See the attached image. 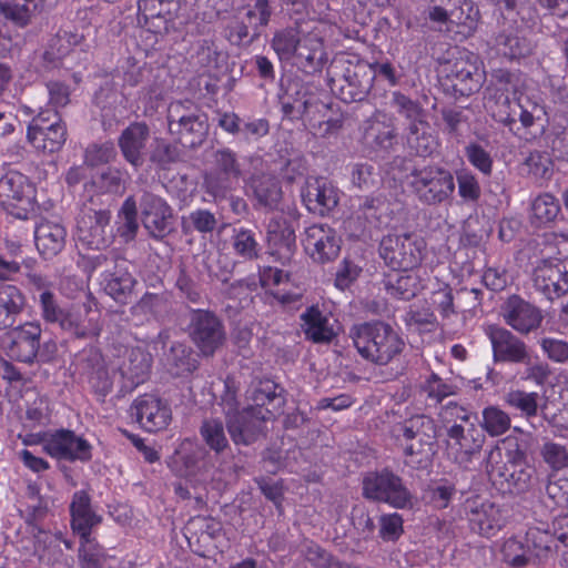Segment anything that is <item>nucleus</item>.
I'll return each instance as SVG.
<instances>
[{
    "instance_id": "f257e3e1",
    "label": "nucleus",
    "mask_w": 568,
    "mask_h": 568,
    "mask_svg": "<svg viewBox=\"0 0 568 568\" xmlns=\"http://www.w3.org/2000/svg\"><path fill=\"white\" fill-rule=\"evenodd\" d=\"M348 337L365 361L385 366L399 356L405 342L393 326L383 321H369L351 326Z\"/></svg>"
},
{
    "instance_id": "f03ea898",
    "label": "nucleus",
    "mask_w": 568,
    "mask_h": 568,
    "mask_svg": "<svg viewBox=\"0 0 568 568\" xmlns=\"http://www.w3.org/2000/svg\"><path fill=\"white\" fill-rule=\"evenodd\" d=\"M375 77L374 67L355 54H338L328 68L331 90L346 103L364 101L373 88Z\"/></svg>"
},
{
    "instance_id": "7ed1b4c3",
    "label": "nucleus",
    "mask_w": 568,
    "mask_h": 568,
    "mask_svg": "<svg viewBox=\"0 0 568 568\" xmlns=\"http://www.w3.org/2000/svg\"><path fill=\"white\" fill-rule=\"evenodd\" d=\"M168 130L184 148L197 149L209 134L207 115L192 100L173 101L168 106Z\"/></svg>"
},
{
    "instance_id": "20e7f679",
    "label": "nucleus",
    "mask_w": 568,
    "mask_h": 568,
    "mask_svg": "<svg viewBox=\"0 0 568 568\" xmlns=\"http://www.w3.org/2000/svg\"><path fill=\"white\" fill-rule=\"evenodd\" d=\"M404 455L408 464L419 469L432 463L437 444V426L433 418L416 415L406 419L400 426Z\"/></svg>"
},
{
    "instance_id": "39448f33",
    "label": "nucleus",
    "mask_w": 568,
    "mask_h": 568,
    "mask_svg": "<svg viewBox=\"0 0 568 568\" xmlns=\"http://www.w3.org/2000/svg\"><path fill=\"white\" fill-rule=\"evenodd\" d=\"M40 303L42 308V317L48 323H57L64 329L72 332L77 337H85L89 334H99V311L93 306L95 303L89 297V301L83 303V310L87 316L85 321L79 318L77 314L62 307L58 297L49 291H44L40 295Z\"/></svg>"
},
{
    "instance_id": "423d86ee",
    "label": "nucleus",
    "mask_w": 568,
    "mask_h": 568,
    "mask_svg": "<svg viewBox=\"0 0 568 568\" xmlns=\"http://www.w3.org/2000/svg\"><path fill=\"white\" fill-rule=\"evenodd\" d=\"M242 173L237 154L229 148L219 149L212 154V166L203 175L204 190L215 201L225 200L235 190Z\"/></svg>"
},
{
    "instance_id": "0eeeda50",
    "label": "nucleus",
    "mask_w": 568,
    "mask_h": 568,
    "mask_svg": "<svg viewBox=\"0 0 568 568\" xmlns=\"http://www.w3.org/2000/svg\"><path fill=\"white\" fill-rule=\"evenodd\" d=\"M186 333L203 357H213L227 341L222 318L209 310L191 311Z\"/></svg>"
},
{
    "instance_id": "6e6552de",
    "label": "nucleus",
    "mask_w": 568,
    "mask_h": 568,
    "mask_svg": "<svg viewBox=\"0 0 568 568\" xmlns=\"http://www.w3.org/2000/svg\"><path fill=\"white\" fill-rule=\"evenodd\" d=\"M450 55L452 58L444 62V72L454 92L462 97L478 92L485 80V72L479 67L478 57L457 48Z\"/></svg>"
},
{
    "instance_id": "1a4fd4ad",
    "label": "nucleus",
    "mask_w": 568,
    "mask_h": 568,
    "mask_svg": "<svg viewBox=\"0 0 568 568\" xmlns=\"http://www.w3.org/2000/svg\"><path fill=\"white\" fill-rule=\"evenodd\" d=\"M409 185L419 202L426 205L442 204L455 190L453 174L438 165L415 168L410 173Z\"/></svg>"
},
{
    "instance_id": "9d476101",
    "label": "nucleus",
    "mask_w": 568,
    "mask_h": 568,
    "mask_svg": "<svg viewBox=\"0 0 568 568\" xmlns=\"http://www.w3.org/2000/svg\"><path fill=\"white\" fill-rule=\"evenodd\" d=\"M425 243L415 234H389L379 243V255L394 271L408 272L420 265Z\"/></svg>"
},
{
    "instance_id": "9b49d317",
    "label": "nucleus",
    "mask_w": 568,
    "mask_h": 568,
    "mask_svg": "<svg viewBox=\"0 0 568 568\" xmlns=\"http://www.w3.org/2000/svg\"><path fill=\"white\" fill-rule=\"evenodd\" d=\"M363 496L369 500L387 503L395 508L412 506V495L402 478L387 469L369 473L364 477Z\"/></svg>"
},
{
    "instance_id": "f8f14e48",
    "label": "nucleus",
    "mask_w": 568,
    "mask_h": 568,
    "mask_svg": "<svg viewBox=\"0 0 568 568\" xmlns=\"http://www.w3.org/2000/svg\"><path fill=\"white\" fill-rule=\"evenodd\" d=\"M34 189L28 178L19 172H9L0 179V204L12 216L29 220L36 216Z\"/></svg>"
},
{
    "instance_id": "ddd939ff",
    "label": "nucleus",
    "mask_w": 568,
    "mask_h": 568,
    "mask_svg": "<svg viewBox=\"0 0 568 568\" xmlns=\"http://www.w3.org/2000/svg\"><path fill=\"white\" fill-rule=\"evenodd\" d=\"M535 291L547 301L568 293V257L551 256L540 260L532 272Z\"/></svg>"
},
{
    "instance_id": "4468645a",
    "label": "nucleus",
    "mask_w": 568,
    "mask_h": 568,
    "mask_svg": "<svg viewBox=\"0 0 568 568\" xmlns=\"http://www.w3.org/2000/svg\"><path fill=\"white\" fill-rule=\"evenodd\" d=\"M138 205L142 224L153 239L163 240L174 231L173 210L164 199L143 190Z\"/></svg>"
},
{
    "instance_id": "2eb2a0df",
    "label": "nucleus",
    "mask_w": 568,
    "mask_h": 568,
    "mask_svg": "<svg viewBox=\"0 0 568 568\" xmlns=\"http://www.w3.org/2000/svg\"><path fill=\"white\" fill-rule=\"evenodd\" d=\"M270 414L263 408L246 407L239 413H231L225 418V425L235 445L248 446L264 435L265 423Z\"/></svg>"
},
{
    "instance_id": "dca6fc26",
    "label": "nucleus",
    "mask_w": 568,
    "mask_h": 568,
    "mask_svg": "<svg viewBox=\"0 0 568 568\" xmlns=\"http://www.w3.org/2000/svg\"><path fill=\"white\" fill-rule=\"evenodd\" d=\"M38 444H42L48 454L58 458L82 462L91 458L89 443L68 429H60L54 434L38 432Z\"/></svg>"
},
{
    "instance_id": "f3484780",
    "label": "nucleus",
    "mask_w": 568,
    "mask_h": 568,
    "mask_svg": "<svg viewBox=\"0 0 568 568\" xmlns=\"http://www.w3.org/2000/svg\"><path fill=\"white\" fill-rule=\"evenodd\" d=\"M109 210L84 206L77 221L78 240L92 250H102L111 243L106 229L110 223Z\"/></svg>"
},
{
    "instance_id": "a211bd4d",
    "label": "nucleus",
    "mask_w": 568,
    "mask_h": 568,
    "mask_svg": "<svg viewBox=\"0 0 568 568\" xmlns=\"http://www.w3.org/2000/svg\"><path fill=\"white\" fill-rule=\"evenodd\" d=\"M342 240L327 225L314 224L305 230L303 246L310 257L320 264L334 261L341 251Z\"/></svg>"
},
{
    "instance_id": "6ab92c4d",
    "label": "nucleus",
    "mask_w": 568,
    "mask_h": 568,
    "mask_svg": "<svg viewBox=\"0 0 568 568\" xmlns=\"http://www.w3.org/2000/svg\"><path fill=\"white\" fill-rule=\"evenodd\" d=\"M487 334L491 343L495 363L521 364L528 362V355L531 353L528 345L510 331L499 326H489Z\"/></svg>"
},
{
    "instance_id": "aec40b11",
    "label": "nucleus",
    "mask_w": 568,
    "mask_h": 568,
    "mask_svg": "<svg viewBox=\"0 0 568 568\" xmlns=\"http://www.w3.org/2000/svg\"><path fill=\"white\" fill-rule=\"evenodd\" d=\"M503 317L516 332L527 335L538 329L542 323L541 311L518 295H511L503 306Z\"/></svg>"
},
{
    "instance_id": "412c9836",
    "label": "nucleus",
    "mask_w": 568,
    "mask_h": 568,
    "mask_svg": "<svg viewBox=\"0 0 568 568\" xmlns=\"http://www.w3.org/2000/svg\"><path fill=\"white\" fill-rule=\"evenodd\" d=\"M150 138V126L143 121L130 123L119 135L118 145L122 156L136 170L145 163L146 146Z\"/></svg>"
},
{
    "instance_id": "4be33fe9",
    "label": "nucleus",
    "mask_w": 568,
    "mask_h": 568,
    "mask_svg": "<svg viewBox=\"0 0 568 568\" xmlns=\"http://www.w3.org/2000/svg\"><path fill=\"white\" fill-rule=\"evenodd\" d=\"M302 199L310 212L324 216L337 206L339 192L326 179L312 178L306 180Z\"/></svg>"
},
{
    "instance_id": "5701e85b",
    "label": "nucleus",
    "mask_w": 568,
    "mask_h": 568,
    "mask_svg": "<svg viewBox=\"0 0 568 568\" xmlns=\"http://www.w3.org/2000/svg\"><path fill=\"white\" fill-rule=\"evenodd\" d=\"M365 145L376 153L389 154L398 145L395 123L385 115H374L366 121L363 134Z\"/></svg>"
},
{
    "instance_id": "b1692460",
    "label": "nucleus",
    "mask_w": 568,
    "mask_h": 568,
    "mask_svg": "<svg viewBox=\"0 0 568 568\" xmlns=\"http://www.w3.org/2000/svg\"><path fill=\"white\" fill-rule=\"evenodd\" d=\"M132 416L150 433L164 429L171 420V409L153 395H143L135 399Z\"/></svg>"
},
{
    "instance_id": "393cba45",
    "label": "nucleus",
    "mask_w": 568,
    "mask_h": 568,
    "mask_svg": "<svg viewBox=\"0 0 568 568\" xmlns=\"http://www.w3.org/2000/svg\"><path fill=\"white\" fill-rule=\"evenodd\" d=\"M247 398L254 403V408H263L273 418L285 404V390L274 381L255 378L247 389Z\"/></svg>"
},
{
    "instance_id": "a878e982",
    "label": "nucleus",
    "mask_w": 568,
    "mask_h": 568,
    "mask_svg": "<svg viewBox=\"0 0 568 568\" xmlns=\"http://www.w3.org/2000/svg\"><path fill=\"white\" fill-rule=\"evenodd\" d=\"M70 513L73 532L80 536L82 544H88L92 528L100 524L101 517L93 511L90 496L84 490L73 495Z\"/></svg>"
},
{
    "instance_id": "bb28decb",
    "label": "nucleus",
    "mask_w": 568,
    "mask_h": 568,
    "mask_svg": "<svg viewBox=\"0 0 568 568\" xmlns=\"http://www.w3.org/2000/svg\"><path fill=\"white\" fill-rule=\"evenodd\" d=\"M113 270L104 273V291L114 301L126 304L133 293L135 278L128 271V261L122 257L113 260Z\"/></svg>"
},
{
    "instance_id": "cd10ccee",
    "label": "nucleus",
    "mask_w": 568,
    "mask_h": 568,
    "mask_svg": "<svg viewBox=\"0 0 568 568\" xmlns=\"http://www.w3.org/2000/svg\"><path fill=\"white\" fill-rule=\"evenodd\" d=\"M466 513L471 530L479 535L490 536L503 526L501 511L493 503L468 501Z\"/></svg>"
},
{
    "instance_id": "c85d7f7f",
    "label": "nucleus",
    "mask_w": 568,
    "mask_h": 568,
    "mask_svg": "<svg viewBox=\"0 0 568 568\" xmlns=\"http://www.w3.org/2000/svg\"><path fill=\"white\" fill-rule=\"evenodd\" d=\"M295 64L305 73L320 71L325 61L322 38L314 32H304L295 53Z\"/></svg>"
},
{
    "instance_id": "c756f323",
    "label": "nucleus",
    "mask_w": 568,
    "mask_h": 568,
    "mask_svg": "<svg viewBox=\"0 0 568 568\" xmlns=\"http://www.w3.org/2000/svg\"><path fill=\"white\" fill-rule=\"evenodd\" d=\"M199 355L184 343L174 342L164 352L163 361L168 372L175 377L186 376L199 368Z\"/></svg>"
},
{
    "instance_id": "7c9ffc66",
    "label": "nucleus",
    "mask_w": 568,
    "mask_h": 568,
    "mask_svg": "<svg viewBox=\"0 0 568 568\" xmlns=\"http://www.w3.org/2000/svg\"><path fill=\"white\" fill-rule=\"evenodd\" d=\"M65 229L53 221L38 223V254L44 260L57 256L65 244Z\"/></svg>"
},
{
    "instance_id": "2f4dec72",
    "label": "nucleus",
    "mask_w": 568,
    "mask_h": 568,
    "mask_svg": "<svg viewBox=\"0 0 568 568\" xmlns=\"http://www.w3.org/2000/svg\"><path fill=\"white\" fill-rule=\"evenodd\" d=\"M303 321L302 329L306 339L316 344H326L332 342L335 333L328 324V318L315 306L307 307L301 314Z\"/></svg>"
},
{
    "instance_id": "473e14b6",
    "label": "nucleus",
    "mask_w": 568,
    "mask_h": 568,
    "mask_svg": "<svg viewBox=\"0 0 568 568\" xmlns=\"http://www.w3.org/2000/svg\"><path fill=\"white\" fill-rule=\"evenodd\" d=\"M266 241L270 247L291 255L296 247L295 230L286 219H272L267 224Z\"/></svg>"
},
{
    "instance_id": "72a5a7b5",
    "label": "nucleus",
    "mask_w": 568,
    "mask_h": 568,
    "mask_svg": "<svg viewBox=\"0 0 568 568\" xmlns=\"http://www.w3.org/2000/svg\"><path fill=\"white\" fill-rule=\"evenodd\" d=\"M24 305L26 298L17 286L0 284V328L11 327Z\"/></svg>"
},
{
    "instance_id": "f704fd0d",
    "label": "nucleus",
    "mask_w": 568,
    "mask_h": 568,
    "mask_svg": "<svg viewBox=\"0 0 568 568\" xmlns=\"http://www.w3.org/2000/svg\"><path fill=\"white\" fill-rule=\"evenodd\" d=\"M44 113L38 114V139L41 138L42 144L38 145L43 152L53 153L61 149L65 141V130L60 124L58 112H53V121L43 116Z\"/></svg>"
},
{
    "instance_id": "c9c22d12",
    "label": "nucleus",
    "mask_w": 568,
    "mask_h": 568,
    "mask_svg": "<svg viewBox=\"0 0 568 568\" xmlns=\"http://www.w3.org/2000/svg\"><path fill=\"white\" fill-rule=\"evenodd\" d=\"M304 32L302 23L300 20H296L294 26H288L274 33L272 48L278 55L280 60L288 61L294 59L297 45L300 44Z\"/></svg>"
},
{
    "instance_id": "e433bc0d",
    "label": "nucleus",
    "mask_w": 568,
    "mask_h": 568,
    "mask_svg": "<svg viewBox=\"0 0 568 568\" xmlns=\"http://www.w3.org/2000/svg\"><path fill=\"white\" fill-rule=\"evenodd\" d=\"M251 186L258 204L274 210L282 200V187L278 180L268 174L252 176Z\"/></svg>"
},
{
    "instance_id": "4c0bfd02",
    "label": "nucleus",
    "mask_w": 568,
    "mask_h": 568,
    "mask_svg": "<svg viewBox=\"0 0 568 568\" xmlns=\"http://www.w3.org/2000/svg\"><path fill=\"white\" fill-rule=\"evenodd\" d=\"M383 285L390 296L409 301L419 291L420 282L413 273H390L385 275Z\"/></svg>"
},
{
    "instance_id": "58836bf2",
    "label": "nucleus",
    "mask_w": 568,
    "mask_h": 568,
    "mask_svg": "<svg viewBox=\"0 0 568 568\" xmlns=\"http://www.w3.org/2000/svg\"><path fill=\"white\" fill-rule=\"evenodd\" d=\"M495 479L499 480L501 485L506 484L509 491L516 490L517 493L525 491L529 487L531 479V470L520 467L516 463L510 462L503 467L491 470Z\"/></svg>"
},
{
    "instance_id": "ea45409f",
    "label": "nucleus",
    "mask_w": 568,
    "mask_h": 568,
    "mask_svg": "<svg viewBox=\"0 0 568 568\" xmlns=\"http://www.w3.org/2000/svg\"><path fill=\"white\" fill-rule=\"evenodd\" d=\"M495 43L498 50L509 59L525 58L534 51L532 41L517 32H500L496 37Z\"/></svg>"
},
{
    "instance_id": "a19ab883",
    "label": "nucleus",
    "mask_w": 568,
    "mask_h": 568,
    "mask_svg": "<svg viewBox=\"0 0 568 568\" xmlns=\"http://www.w3.org/2000/svg\"><path fill=\"white\" fill-rule=\"evenodd\" d=\"M258 234V232L251 229H234L232 235V247L235 254L244 261L257 260L261 251Z\"/></svg>"
},
{
    "instance_id": "79ce46f5",
    "label": "nucleus",
    "mask_w": 568,
    "mask_h": 568,
    "mask_svg": "<svg viewBox=\"0 0 568 568\" xmlns=\"http://www.w3.org/2000/svg\"><path fill=\"white\" fill-rule=\"evenodd\" d=\"M149 161L160 170H168L172 164L182 161V150L165 139L155 138Z\"/></svg>"
},
{
    "instance_id": "37998d69",
    "label": "nucleus",
    "mask_w": 568,
    "mask_h": 568,
    "mask_svg": "<svg viewBox=\"0 0 568 568\" xmlns=\"http://www.w3.org/2000/svg\"><path fill=\"white\" fill-rule=\"evenodd\" d=\"M531 219L538 224L556 221L561 212L559 200L551 193L539 194L530 205Z\"/></svg>"
},
{
    "instance_id": "c03bdc74",
    "label": "nucleus",
    "mask_w": 568,
    "mask_h": 568,
    "mask_svg": "<svg viewBox=\"0 0 568 568\" xmlns=\"http://www.w3.org/2000/svg\"><path fill=\"white\" fill-rule=\"evenodd\" d=\"M136 307L142 313H149L162 322L172 315V302L165 293H145L138 302Z\"/></svg>"
},
{
    "instance_id": "a18cd8bd",
    "label": "nucleus",
    "mask_w": 568,
    "mask_h": 568,
    "mask_svg": "<svg viewBox=\"0 0 568 568\" xmlns=\"http://www.w3.org/2000/svg\"><path fill=\"white\" fill-rule=\"evenodd\" d=\"M120 226L118 229L120 236L124 242L133 241L139 230L138 223V201L130 195L123 202L119 211Z\"/></svg>"
},
{
    "instance_id": "49530a36",
    "label": "nucleus",
    "mask_w": 568,
    "mask_h": 568,
    "mask_svg": "<svg viewBox=\"0 0 568 568\" xmlns=\"http://www.w3.org/2000/svg\"><path fill=\"white\" fill-rule=\"evenodd\" d=\"M200 434L204 443L215 453L221 454L229 447L224 424L217 418L204 419Z\"/></svg>"
},
{
    "instance_id": "de8ad7c7",
    "label": "nucleus",
    "mask_w": 568,
    "mask_h": 568,
    "mask_svg": "<svg viewBox=\"0 0 568 568\" xmlns=\"http://www.w3.org/2000/svg\"><path fill=\"white\" fill-rule=\"evenodd\" d=\"M392 103L396 111L409 122L408 125H423L427 123L426 111L419 102L412 100L400 92H394Z\"/></svg>"
},
{
    "instance_id": "09e8293b",
    "label": "nucleus",
    "mask_w": 568,
    "mask_h": 568,
    "mask_svg": "<svg viewBox=\"0 0 568 568\" xmlns=\"http://www.w3.org/2000/svg\"><path fill=\"white\" fill-rule=\"evenodd\" d=\"M428 122L423 125H408L406 141L410 150H413L416 155L427 156L432 154L435 148V140L433 135L427 132Z\"/></svg>"
},
{
    "instance_id": "8fccbe9b",
    "label": "nucleus",
    "mask_w": 568,
    "mask_h": 568,
    "mask_svg": "<svg viewBox=\"0 0 568 568\" xmlns=\"http://www.w3.org/2000/svg\"><path fill=\"white\" fill-rule=\"evenodd\" d=\"M334 103L322 100L317 94L313 93L306 97L304 101L303 120L315 131L322 123L323 118L333 113Z\"/></svg>"
},
{
    "instance_id": "3c124183",
    "label": "nucleus",
    "mask_w": 568,
    "mask_h": 568,
    "mask_svg": "<svg viewBox=\"0 0 568 568\" xmlns=\"http://www.w3.org/2000/svg\"><path fill=\"white\" fill-rule=\"evenodd\" d=\"M195 63L204 68L207 72L219 71L225 64L226 55L219 51L214 42L203 40L194 55Z\"/></svg>"
},
{
    "instance_id": "603ef678",
    "label": "nucleus",
    "mask_w": 568,
    "mask_h": 568,
    "mask_svg": "<svg viewBox=\"0 0 568 568\" xmlns=\"http://www.w3.org/2000/svg\"><path fill=\"white\" fill-rule=\"evenodd\" d=\"M509 415L497 406H488L483 410L481 427L490 436H500L510 428Z\"/></svg>"
},
{
    "instance_id": "864d4df0",
    "label": "nucleus",
    "mask_w": 568,
    "mask_h": 568,
    "mask_svg": "<svg viewBox=\"0 0 568 568\" xmlns=\"http://www.w3.org/2000/svg\"><path fill=\"white\" fill-rule=\"evenodd\" d=\"M432 2L440 4L449 14L450 22L456 24H467L468 20L473 22V14L477 13L469 0H432Z\"/></svg>"
},
{
    "instance_id": "5fc2aeb1",
    "label": "nucleus",
    "mask_w": 568,
    "mask_h": 568,
    "mask_svg": "<svg viewBox=\"0 0 568 568\" xmlns=\"http://www.w3.org/2000/svg\"><path fill=\"white\" fill-rule=\"evenodd\" d=\"M530 547L527 548L526 544L516 539H507L500 549L503 560L515 568L526 566L530 561L529 556Z\"/></svg>"
},
{
    "instance_id": "6e6d98bb",
    "label": "nucleus",
    "mask_w": 568,
    "mask_h": 568,
    "mask_svg": "<svg viewBox=\"0 0 568 568\" xmlns=\"http://www.w3.org/2000/svg\"><path fill=\"white\" fill-rule=\"evenodd\" d=\"M554 538L555 536L550 535L548 531L530 528L526 534V546L527 548L530 547V558L532 556L537 558L546 557L551 550Z\"/></svg>"
},
{
    "instance_id": "4d7b16f0",
    "label": "nucleus",
    "mask_w": 568,
    "mask_h": 568,
    "mask_svg": "<svg viewBox=\"0 0 568 568\" xmlns=\"http://www.w3.org/2000/svg\"><path fill=\"white\" fill-rule=\"evenodd\" d=\"M494 119L511 129L516 123L519 103L511 101L507 94L501 93L495 101V105L490 106Z\"/></svg>"
},
{
    "instance_id": "13d9d810",
    "label": "nucleus",
    "mask_w": 568,
    "mask_h": 568,
    "mask_svg": "<svg viewBox=\"0 0 568 568\" xmlns=\"http://www.w3.org/2000/svg\"><path fill=\"white\" fill-rule=\"evenodd\" d=\"M540 456L552 470L568 467V449L564 445L546 442L540 448Z\"/></svg>"
},
{
    "instance_id": "bf43d9fd",
    "label": "nucleus",
    "mask_w": 568,
    "mask_h": 568,
    "mask_svg": "<svg viewBox=\"0 0 568 568\" xmlns=\"http://www.w3.org/2000/svg\"><path fill=\"white\" fill-rule=\"evenodd\" d=\"M187 224L200 233H212L216 229L217 219L213 212L197 209L192 211L187 217H183L182 226L184 230Z\"/></svg>"
},
{
    "instance_id": "052dcab7",
    "label": "nucleus",
    "mask_w": 568,
    "mask_h": 568,
    "mask_svg": "<svg viewBox=\"0 0 568 568\" xmlns=\"http://www.w3.org/2000/svg\"><path fill=\"white\" fill-rule=\"evenodd\" d=\"M538 394L527 393L524 390H513L507 394L506 402L523 412L527 417L537 415L538 410Z\"/></svg>"
},
{
    "instance_id": "680f3d73",
    "label": "nucleus",
    "mask_w": 568,
    "mask_h": 568,
    "mask_svg": "<svg viewBox=\"0 0 568 568\" xmlns=\"http://www.w3.org/2000/svg\"><path fill=\"white\" fill-rule=\"evenodd\" d=\"M467 160L485 175H490L493 171V159L490 154L478 143H469L465 148Z\"/></svg>"
},
{
    "instance_id": "e2e57ef3",
    "label": "nucleus",
    "mask_w": 568,
    "mask_h": 568,
    "mask_svg": "<svg viewBox=\"0 0 568 568\" xmlns=\"http://www.w3.org/2000/svg\"><path fill=\"white\" fill-rule=\"evenodd\" d=\"M114 156L115 149L113 143L92 144L85 150L84 162L89 166H98L111 162Z\"/></svg>"
},
{
    "instance_id": "0e129e2a",
    "label": "nucleus",
    "mask_w": 568,
    "mask_h": 568,
    "mask_svg": "<svg viewBox=\"0 0 568 568\" xmlns=\"http://www.w3.org/2000/svg\"><path fill=\"white\" fill-rule=\"evenodd\" d=\"M520 365L526 366L523 379L534 382L538 386H544L552 374L548 363L532 361L531 353L528 355V362Z\"/></svg>"
},
{
    "instance_id": "69168bd1",
    "label": "nucleus",
    "mask_w": 568,
    "mask_h": 568,
    "mask_svg": "<svg viewBox=\"0 0 568 568\" xmlns=\"http://www.w3.org/2000/svg\"><path fill=\"white\" fill-rule=\"evenodd\" d=\"M260 36L258 29H252L250 22L244 20H236L229 27L227 39L232 44H250L255 38Z\"/></svg>"
},
{
    "instance_id": "338daca9",
    "label": "nucleus",
    "mask_w": 568,
    "mask_h": 568,
    "mask_svg": "<svg viewBox=\"0 0 568 568\" xmlns=\"http://www.w3.org/2000/svg\"><path fill=\"white\" fill-rule=\"evenodd\" d=\"M377 174L373 165L368 163H358L352 171L353 184L363 191H371L377 184Z\"/></svg>"
},
{
    "instance_id": "774afa93",
    "label": "nucleus",
    "mask_w": 568,
    "mask_h": 568,
    "mask_svg": "<svg viewBox=\"0 0 568 568\" xmlns=\"http://www.w3.org/2000/svg\"><path fill=\"white\" fill-rule=\"evenodd\" d=\"M540 347L551 362L559 364L568 362V342L545 337L540 341Z\"/></svg>"
}]
</instances>
